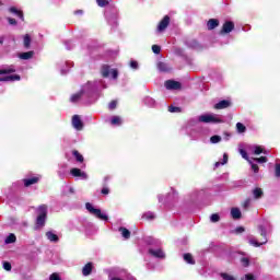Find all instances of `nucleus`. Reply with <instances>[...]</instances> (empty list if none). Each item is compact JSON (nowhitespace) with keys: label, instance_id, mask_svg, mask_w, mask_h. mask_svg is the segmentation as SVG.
Here are the masks:
<instances>
[{"label":"nucleus","instance_id":"nucleus-45","mask_svg":"<svg viewBox=\"0 0 280 280\" xmlns=\"http://www.w3.org/2000/svg\"><path fill=\"white\" fill-rule=\"evenodd\" d=\"M211 222H220V214H212L210 217Z\"/></svg>","mask_w":280,"mask_h":280},{"label":"nucleus","instance_id":"nucleus-8","mask_svg":"<svg viewBox=\"0 0 280 280\" xmlns=\"http://www.w3.org/2000/svg\"><path fill=\"white\" fill-rule=\"evenodd\" d=\"M72 126L75 130H82L84 128V124L82 122V118L79 115H74L72 117Z\"/></svg>","mask_w":280,"mask_h":280},{"label":"nucleus","instance_id":"nucleus-9","mask_svg":"<svg viewBox=\"0 0 280 280\" xmlns=\"http://www.w3.org/2000/svg\"><path fill=\"white\" fill-rule=\"evenodd\" d=\"M165 88L168 91H178V89H180V82L168 80L165 82Z\"/></svg>","mask_w":280,"mask_h":280},{"label":"nucleus","instance_id":"nucleus-26","mask_svg":"<svg viewBox=\"0 0 280 280\" xmlns=\"http://www.w3.org/2000/svg\"><path fill=\"white\" fill-rule=\"evenodd\" d=\"M229 163V154L224 153L223 154V160L220 162H217L214 164L215 167H218L219 165H226Z\"/></svg>","mask_w":280,"mask_h":280},{"label":"nucleus","instance_id":"nucleus-36","mask_svg":"<svg viewBox=\"0 0 280 280\" xmlns=\"http://www.w3.org/2000/svg\"><path fill=\"white\" fill-rule=\"evenodd\" d=\"M256 163H268V158L261 156V158H252Z\"/></svg>","mask_w":280,"mask_h":280},{"label":"nucleus","instance_id":"nucleus-38","mask_svg":"<svg viewBox=\"0 0 280 280\" xmlns=\"http://www.w3.org/2000/svg\"><path fill=\"white\" fill-rule=\"evenodd\" d=\"M143 218H145V220H154L155 215L154 212H147L143 214Z\"/></svg>","mask_w":280,"mask_h":280},{"label":"nucleus","instance_id":"nucleus-55","mask_svg":"<svg viewBox=\"0 0 280 280\" xmlns=\"http://www.w3.org/2000/svg\"><path fill=\"white\" fill-rule=\"evenodd\" d=\"M236 233H244V228H242V226H241V228H237V229H236Z\"/></svg>","mask_w":280,"mask_h":280},{"label":"nucleus","instance_id":"nucleus-23","mask_svg":"<svg viewBox=\"0 0 280 280\" xmlns=\"http://www.w3.org/2000/svg\"><path fill=\"white\" fill-rule=\"evenodd\" d=\"M238 152H240L241 156H242L243 159H245V161H247V163H252V159H253V158H248V153H246V150H244V149H238Z\"/></svg>","mask_w":280,"mask_h":280},{"label":"nucleus","instance_id":"nucleus-10","mask_svg":"<svg viewBox=\"0 0 280 280\" xmlns=\"http://www.w3.org/2000/svg\"><path fill=\"white\" fill-rule=\"evenodd\" d=\"M248 152H250L252 154H256V155H259V154H266V151H264V148L261 145H257V144H253V145H249L247 148Z\"/></svg>","mask_w":280,"mask_h":280},{"label":"nucleus","instance_id":"nucleus-3","mask_svg":"<svg viewBox=\"0 0 280 280\" xmlns=\"http://www.w3.org/2000/svg\"><path fill=\"white\" fill-rule=\"evenodd\" d=\"M37 219H36V228L42 229L45 226V222L47 221V205H42L37 208Z\"/></svg>","mask_w":280,"mask_h":280},{"label":"nucleus","instance_id":"nucleus-57","mask_svg":"<svg viewBox=\"0 0 280 280\" xmlns=\"http://www.w3.org/2000/svg\"><path fill=\"white\" fill-rule=\"evenodd\" d=\"M68 189L70 194H75V190L73 189V187H68Z\"/></svg>","mask_w":280,"mask_h":280},{"label":"nucleus","instance_id":"nucleus-39","mask_svg":"<svg viewBox=\"0 0 280 280\" xmlns=\"http://www.w3.org/2000/svg\"><path fill=\"white\" fill-rule=\"evenodd\" d=\"M96 3L100 5V8H104L108 5V0H96Z\"/></svg>","mask_w":280,"mask_h":280},{"label":"nucleus","instance_id":"nucleus-54","mask_svg":"<svg viewBox=\"0 0 280 280\" xmlns=\"http://www.w3.org/2000/svg\"><path fill=\"white\" fill-rule=\"evenodd\" d=\"M108 192H109L108 188H103L102 189V194H104L105 196L108 195Z\"/></svg>","mask_w":280,"mask_h":280},{"label":"nucleus","instance_id":"nucleus-7","mask_svg":"<svg viewBox=\"0 0 280 280\" xmlns=\"http://www.w3.org/2000/svg\"><path fill=\"white\" fill-rule=\"evenodd\" d=\"M235 30V24L231 21H226L221 30V34H231Z\"/></svg>","mask_w":280,"mask_h":280},{"label":"nucleus","instance_id":"nucleus-17","mask_svg":"<svg viewBox=\"0 0 280 280\" xmlns=\"http://www.w3.org/2000/svg\"><path fill=\"white\" fill-rule=\"evenodd\" d=\"M231 215L234 220H240L242 218V211L240 210V208H232Z\"/></svg>","mask_w":280,"mask_h":280},{"label":"nucleus","instance_id":"nucleus-11","mask_svg":"<svg viewBox=\"0 0 280 280\" xmlns=\"http://www.w3.org/2000/svg\"><path fill=\"white\" fill-rule=\"evenodd\" d=\"M70 174L75 178H82V180H86V178H89V175H86V173L82 172L80 168H72Z\"/></svg>","mask_w":280,"mask_h":280},{"label":"nucleus","instance_id":"nucleus-13","mask_svg":"<svg viewBox=\"0 0 280 280\" xmlns=\"http://www.w3.org/2000/svg\"><path fill=\"white\" fill-rule=\"evenodd\" d=\"M149 254L152 255V257H156L158 259H165V252H163L161 248H150Z\"/></svg>","mask_w":280,"mask_h":280},{"label":"nucleus","instance_id":"nucleus-24","mask_svg":"<svg viewBox=\"0 0 280 280\" xmlns=\"http://www.w3.org/2000/svg\"><path fill=\"white\" fill-rule=\"evenodd\" d=\"M46 237L49 240V242H58V235L51 231L46 233Z\"/></svg>","mask_w":280,"mask_h":280},{"label":"nucleus","instance_id":"nucleus-52","mask_svg":"<svg viewBox=\"0 0 280 280\" xmlns=\"http://www.w3.org/2000/svg\"><path fill=\"white\" fill-rule=\"evenodd\" d=\"M245 280H255V276L253 273L245 275Z\"/></svg>","mask_w":280,"mask_h":280},{"label":"nucleus","instance_id":"nucleus-19","mask_svg":"<svg viewBox=\"0 0 280 280\" xmlns=\"http://www.w3.org/2000/svg\"><path fill=\"white\" fill-rule=\"evenodd\" d=\"M19 58H21V60H31V58H34V51L22 52Z\"/></svg>","mask_w":280,"mask_h":280},{"label":"nucleus","instance_id":"nucleus-5","mask_svg":"<svg viewBox=\"0 0 280 280\" xmlns=\"http://www.w3.org/2000/svg\"><path fill=\"white\" fill-rule=\"evenodd\" d=\"M85 209H88L92 215H95V218H98V220H104V221L108 220V215H106L105 213H102V210L94 208L93 205L89 202L85 205Z\"/></svg>","mask_w":280,"mask_h":280},{"label":"nucleus","instance_id":"nucleus-4","mask_svg":"<svg viewBox=\"0 0 280 280\" xmlns=\"http://www.w3.org/2000/svg\"><path fill=\"white\" fill-rule=\"evenodd\" d=\"M201 124H222V118L218 114H203L198 117Z\"/></svg>","mask_w":280,"mask_h":280},{"label":"nucleus","instance_id":"nucleus-44","mask_svg":"<svg viewBox=\"0 0 280 280\" xmlns=\"http://www.w3.org/2000/svg\"><path fill=\"white\" fill-rule=\"evenodd\" d=\"M152 51H153V54H161V47L159 45H153Z\"/></svg>","mask_w":280,"mask_h":280},{"label":"nucleus","instance_id":"nucleus-59","mask_svg":"<svg viewBox=\"0 0 280 280\" xmlns=\"http://www.w3.org/2000/svg\"><path fill=\"white\" fill-rule=\"evenodd\" d=\"M68 67H73V62L69 61L66 63Z\"/></svg>","mask_w":280,"mask_h":280},{"label":"nucleus","instance_id":"nucleus-14","mask_svg":"<svg viewBox=\"0 0 280 280\" xmlns=\"http://www.w3.org/2000/svg\"><path fill=\"white\" fill-rule=\"evenodd\" d=\"M229 106H231V101H229V100H223V101L217 103V104L214 105V108H215L217 110H222V109H224V108H229Z\"/></svg>","mask_w":280,"mask_h":280},{"label":"nucleus","instance_id":"nucleus-6","mask_svg":"<svg viewBox=\"0 0 280 280\" xmlns=\"http://www.w3.org/2000/svg\"><path fill=\"white\" fill-rule=\"evenodd\" d=\"M101 73H102L103 78H109V75H112V78L114 80H117V78L119 75V72L117 71V69H112L108 66H103Z\"/></svg>","mask_w":280,"mask_h":280},{"label":"nucleus","instance_id":"nucleus-35","mask_svg":"<svg viewBox=\"0 0 280 280\" xmlns=\"http://www.w3.org/2000/svg\"><path fill=\"white\" fill-rule=\"evenodd\" d=\"M30 45H32V37H30L28 35L24 36V47L28 48Z\"/></svg>","mask_w":280,"mask_h":280},{"label":"nucleus","instance_id":"nucleus-20","mask_svg":"<svg viewBox=\"0 0 280 280\" xmlns=\"http://www.w3.org/2000/svg\"><path fill=\"white\" fill-rule=\"evenodd\" d=\"M119 233L124 237V240H130V232L126 228H119Z\"/></svg>","mask_w":280,"mask_h":280},{"label":"nucleus","instance_id":"nucleus-27","mask_svg":"<svg viewBox=\"0 0 280 280\" xmlns=\"http://www.w3.org/2000/svg\"><path fill=\"white\" fill-rule=\"evenodd\" d=\"M184 260L186 264H196V260H194V256H191V254H185L184 255Z\"/></svg>","mask_w":280,"mask_h":280},{"label":"nucleus","instance_id":"nucleus-21","mask_svg":"<svg viewBox=\"0 0 280 280\" xmlns=\"http://www.w3.org/2000/svg\"><path fill=\"white\" fill-rule=\"evenodd\" d=\"M253 196L256 200H259V198H261V196H264V190H261V188H255L253 190Z\"/></svg>","mask_w":280,"mask_h":280},{"label":"nucleus","instance_id":"nucleus-62","mask_svg":"<svg viewBox=\"0 0 280 280\" xmlns=\"http://www.w3.org/2000/svg\"><path fill=\"white\" fill-rule=\"evenodd\" d=\"M75 14H82V11H75Z\"/></svg>","mask_w":280,"mask_h":280},{"label":"nucleus","instance_id":"nucleus-1","mask_svg":"<svg viewBox=\"0 0 280 280\" xmlns=\"http://www.w3.org/2000/svg\"><path fill=\"white\" fill-rule=\"evenodd\" d=\"M259 231H260V235L264 237V241L261 243L257 242V240L255 237L248 238V243L252 246H255L256 248L259 246H264V244L268 243V238L266 237V235H268V233L272 232V225H270V223H267L266 225H260Z\"/></svg>","mask_w":280,"mask_h":280},{"label":"nucleus","instance_id":"nucleus-47","mask_svg":"<svg viewBox=\"0 0 280 280\" xmlns=\"http://www.w3.org/2000/svg\"><path fill=\"white\" fill-rule=\"evenodd\" d=\"M3 268H4V270L10 271V270H12V265L8 261H4L3 262Z\"/></svg>","mask_w":280,"mask_h":280},{"label":"nucleus","instance_id":"nucleus-46","mask_svg":"<svg viewBox=\"0 0 280 280\" xmlns=\"http://www.w3.org/2000/svg\"><path fill=\"white\" fill-rule=\"evenodd\" d=\"M168 112L170 113H180V108L179 107L170 106L168 107Z\"/></svg>","mask_w":280,"mask_h":280},{"label":"nucleus","instance_id":"nucleus-30","mask_svg":"<svg viewBox=\"0 0 280 280\" xmlns=\"http://www.w3.org/2000/svg\"><path fill=\"white\" fill-rule=\"evenodd\" d=\"M10 12H12L13 14H16V16H19V19H21L23 21V12L19 11L14 7L10 8Z\"/></svg>","mask_w":280,"mask_h":280},{"label":"nucleus","instance_id":"nucleus-34","mask_svg":"<svg viewBox=\"0 0 280 280\" xmlns=\"http://www.w3.org/2000/svg\"><path fill=\"white\" fill-rule=\"evenodd\" d=\"M236 130H237V132H240V133L246 132V126H244V124H242V122H237V124H236Z\"/></svg>","mask_w":280,"mask_h":280},{"label":"nucleus","instance_id":"nucleus-50","mask_svg":"<svg viewBox=\"0 0 280 280\" xmlns=\"http://www.w3.org/2000/svg\"><path fill=\"white\" fill-rule=\"evenodd\" d=\"M50 280H60V276L58 273L50 275Z\"/></svg>","mask_w":280,"mask_h":280},{"label":"nucleus","instance_id":"nucleus-53","mask_svg":"<svg viewBox=\"0 0 280 280\" xmlns=\"http://www.w3.org/2000/svg\"><path fill=\"white\" fill-rule=\"evenodd\" d=\"M8 22L10 23V25H16V20L9 18Z\"/></svg>","mask_w":280,"mask_h":280},{"label":"nucleus","instance_id":"nucleus-12","mask_svg":"<svg viewBox=\"0 0 280 280\" xmlns=\"http://www.w3.org/2000/svg\"><path fill=\"white\" fill-rule=\"evenodd\" d=\"M170 25V15H165L158 25V32H165Z\"/></svg>","mask_w":280,"mask_h":280},{"label":"nucleus","instance_id":"nucleus-15","mask_svg":"<svg viewBox=\"0 0 280 280\" xmlns=\"http://www.w3.org/2000/svg\"><path fill=\"white\" fill-rule=\"evenodd\" d=\"M91 272H93V262H88L82 269V275L83 277H89Z\"/></svg>","mask_w":280,"mask_h":280},{"label":"nucleus","instance_id":"nucleus-56","mask_svg":"<svg viewBox=\"0 0 280 280\" xmlns=\"http://www.w3.org/2000/svg\"><path fill=\"white\" fill-rule=\"evenodd\" d=\"M4 40H5V37L4 36H0V45H3Z\"/></svg>","mask_w":280,"mask_h":280},{"label":"nucleus","instance_id":"nucleus-28","mask_svg":"<svg viewBox=\"0 0 280 280\" xmlns=\"http://www.w3.org/2000/svg\"><path fill=\"white\" fill-rule=\"evenodd\" d=\"M144 104H145L147 106L152 107V106H155V105H156V101H154V98L148 96V97L144 98Z\"/></svg>","mask_w":280,"mask_h":280},{"label":"nucleus","instance_id":"nucleus-51","mask_svg":"<svg viewBox=\"0 0 280 280\" xmlns=\"http://www.w3.org/2000/svg\"><path fill=\"white\" fill-rule=\"evenodd\" d=\"M276 176H277V178L280 177V164L276 165Z\"/></svg>","mask_w":280,"mask_h":280},{"label":"nucleus","instance_id":"nucleus-29","mask_svg":"<svg viewBox=\"0 0 280 280\" xmlns=\"http://www.w3.org/2000/svg\"><path fill=\"white\" fill-rule=\"evenodd\" d=\"M4 242L5 244H14V242H16V235L10 234L9 236H7Z\"/></svg>","mask_w":280,"mask_h":280},{"label":"nucleus","instance_id":"nucleus-2","mask_svg":"<svg viewBox=\"0 0 280 280\" xmlns=\"http://www.w3.org/2000/svg\"><path fill=\"white\" fill-rule=\"evenodd\" d=\"M95 93V88L93 86V83L91 82H88L83 88L82 90L77 93V94H73L71 96V102L75 103V102H79L80 98L85 95V97H91V95Z\"/></svg>","mask_w":280,"mask_h":280},{"label":"nucleus","instance_id":"nucleus-16","mask_svg":"<svg viewBox=\"0 0 280 280\" xmlns=\"http://www.w3.org/2000/svg\"><path fill=\"white\" fill-rule=\"evenodd\" d=\"M16 80H21V77L18 74H11L4 78H0V82H14Z\"/></svg>","mask_w":280,"mask_h":280},{"label":"nucleus","instance_id":"nucleus-43","mask_svg":"<svg viewBox=\"0 0 280 280\" xmlns=\"http://www.w3.org/2000/svg\"><path fill=\"white\" fill-rule=\"evenodd\" d=\"M109 110H115L117 108V101H112L108 105Z\"/></svg>","mask_w":280,"mask_h":280},{"label":"nucleus","instance_id":"nucleus-60","mask_svg":"<svg viewBox=\"0 0 280 280\" xmlns=\"http://www.w3.org/2000/svg\"><path fill=\"white\" fill-rule=\"evenodd\" d=\"M65 73H67V71L65 69H61V74L65 75Z\"/></svg>","mask_w":280,"mask_h":280},{"label":"nucleus","instance_id":"nucleus-22","mask_svg":"<svg viewBox=\"0 0 280 280\" xmlns=\"http://www.w3.org/2000/svg\"><path fill=\"white\" fill-rule=\"evenodd\" d=\"M36 183H38V177L24 179L25 187H30V185H36Z\"/></svg>","mask_w":280,"mask_h":280},{"label":"nucleus","instance_id":"nucleus-37","mask_svg":"<svg viewBox=\"0 0 280 280\" xmlns=\"http://www.w3.org/2000/svg\"><path fill=\"white\" fill-rule=\"evenodd\" d=\"M220 141H222V137H220V136H212L210 138L211 143H220Z\"/></svg>","mask_w":280,"mask_h":280},{"label":"nucleus","instance_id":"nucleus-18","mask_svg":"<svg viewBox=\"0 0 280 280\" xmlns=\"http://www.w3.org/2000/svg\"><path fill=\"white\" fill-rule=\"evenodd\" d=\"M220 25V21H218L217 19H211L208 21L207 27L208 30H215V27H218Z\"/></svg>","mask_w":280,"mask_h":280},{"label":"nucleus","instance_id":"nucleus-58","mask_svg":"<svg viewBox=\"0 0 280 280\" xmlns=\"http://www.w3.org/2000/svg\"><path fill=\"white\" fill-rule=\"evenodd\" d=\"M158 199H159V202H163V196L162 195H159Z\"/></svg>","mask_w":280,"mask_h":280},{"label":"nucleus","instance_id":"nucleus-32","mask_svg":"<svg viewBox=\"0 0 280 280\" xmlns=\"http://www.w3.org/2000/svg\"><path fill=\"white\" fill-rule=\"evenodd\" d=\"M14 71H16L14 69V67H10V68H7V69H0V75H3L5 73H14Z\"/></svg>","mask_w":280,"mask_h":280},{"label":"nucleus","instance_id":"nucleus-41","mask_svg":"<svg viewBox=\"0 0 280 280\" xmlns=\"http://www.w3.org/2000/svg\"><path fill=\"white\" fill-rule=\"evenodd\" d=\"M241 262L243 264V266L245 268H248V266L250 265V260L248 258H246V257L242 258Z\"/></svg>","mask_w":280,"mask_h":280},{"label":"nucleus","instance_id":"nucleus-48","mask_svg":"<svg viewBox=\"0 0 280 280\" xmlns=\"http://www.w3.org/2000/svg\"><path fill=\"white\" fill-rule=\"evenodd\" d=\"M130 68H131V69H139V62L132 60V61L130 62Z\"/></svg>","mask_w":280,"mask_h":280},{"label":"nucleus","instance_id":"nucleus-25","mask_svg":"<svg viewBox=\"0 0 280 280\" xmlns=\"http://www.w3.org/2000/svg\"><path fill=\"white\" fill-rule=\"evenodd\" d=\"M158 69H159V71L167 72V71H170V66H167V63H165V62H159Z\"/></svg>","mask_w":280,"mask_h":280},{"label":"nucleus","instance_id":"nucleus-42","mask_svg":"<svg viewBox=\"0 0 280 280\" xmlns=\"http://www.w3.org/2000/svg\"><path fill=\"white\" fill-rule=\"evenodd\" d=\"M253 159H252V163H249V165H252V170L255 174H257V172H259V166L255 163H253Z\"/></svg>","mask_w":280,"mask_h":280},{"label":"nucleus","instance_id":"nucleus-33","mask_svg":"<svg viewBox=\"0 0 280 280\" xmlns=\"http://www.w3.org/2000/svg\"><path fill=\"white\" fill-rule=\"evenodd\" d=\"M72 154H73V156H75V159L79 163H82L84 161V156H82V154H80V152L74 150V151H72Z\"/></svg>","mask_w":280,"mask_h":280},{"label":"nucleus","instance_id":"nucleus-61","mask_svg":"<svg viewBox=\"0 0 280 280\" xmlns=\"http://www.w3.org/2000/svg\"><path fill=\"white\" fill-rule=\"evenodd\" d=\"M66 47L67 49H71V47H69V43H66Z\"/></svg>","mask_w":280,"mask_h":280},{"label":"nucleus","instance_id":"nucleus-49","mask_svg":"<svg viewBox=\"0 0 280 280\" xmlns=\"http://www.w3.org/2000/svg\"><path fill=\"white\" fill-rule=\"evenodd\" d=\"M248 207H250V199L245 200L243 203V209H248Z\"/></svg>","mask_w":280,"mask_h":280},{"label":"nucleus","instance_id":"nucleus-40","mask_svg":"<svg viewBox=\"0 0 280 280\" xmlns=\"http://www.w3.org/2000/svg\"><path fill=\"white\" fill-rule=\"evenodd\" d=\"M221 278L223 280H235V277L229 275V273H221Z\"/></svg>","mask_w":280,"mask_h":280},{"label":"nucleus","instance_id":"nucleus-31","mask_svg":"<svg viewBox=\"0 0 280 280\" xmlns=\"http://www.w3.org/2000/svg\"><path fill=\"white\" fill-rule=\"evenodd\" d=\"M112 125L113 126H121V118L119 116L112 117Z\"/></svg>","mask_w":280,"mask_h":280}]
</instances>
